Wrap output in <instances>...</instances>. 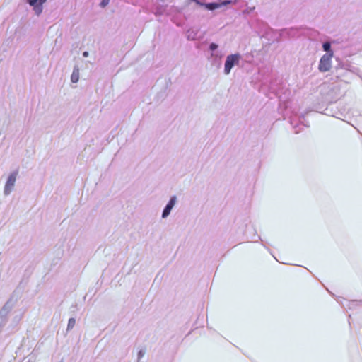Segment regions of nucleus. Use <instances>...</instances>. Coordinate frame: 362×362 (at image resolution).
<instances>
[{"label": "nucleus", "instance_id": "obj_9", "mask_svg": "<svg viewBox=\"0 0 362 362\" xmlns=\"http://www.w3.org/2000/svg\"><path fill=\"white\" fill-rule=\"evenodd\" d=\"M175 204V197H173L170 199V200L169 201V202L168 203L167 205L170 206V208L172 209L174 206Z\"/></svg>", "mask_w": 362, "mask_h": 362}, {"label": "nucleus", "instance_id": "obj_10", "mask_svg": "<svg viewBox=\"0 0 362 362\" xmlns=\"http://www.w3.org/2000/svg\"><path fill=\"white\" fill-rule=\"evenodd\" d=\"M109 2H110V0H101L100 6L102 8H104V7H105L109 4Z\"/></svg>", "mask_w": 362, "mask_h": 362}, {"label": "nucleus", "instance_id": "obj_13", "mask_svg": "<svg viewBox=\"0 0 362 362\" xmlns=\"http://www.w3.org/2000/svg\"><path fill=\"white\" fill-rule=\"evenodd\" d=\"M83 56L84 57H87L88 56V52H84L83 53Z\"/></svg>", "mask_w": 362, "mask_h": 362}, {"label": "nucleus", "instance_id": "obj_8", "mask_svg": "<svg viewBox=\"0 0 362 362\" xmlns=\"http://www.w3.org/2000/svg\"><path fill=\"white\" fill-rule=\"evenodd\" d=\"M75 320L74 318H70L69 320V322H68V325H67V329H72L74 325H75Z\"/></svg>", "mask_w": 362, "mask_h": 362}, {"label": "nucleus", "instance_id": "obj_7", "mask_svg": "<svg viewBox=\"0 0 362 362\" xmlns=\"http://www.w3.org/2000/svg\"><path fill=\"white\" fill-rule=\"evenodd\" d=\"M322 47H323L324 50L326 51L327 53H330V52H332L330 50L331 46H330L329 42H325L322 45Z\"/></svg>", "mask_w": 362, "mask_h": 362}, {"label": "nucleus", "instance_id": "obj_5", "mask_svg": "<svg viewBox=\"0 0 362 362\" xmlns=\"http://www.w3.org/2000/svg\"><path fill=\"white\" fill-rule=\"evenodd\" d=\"M79 79V70L78 69H74L71 76V80L73 83L78 82Z\"/></svg>", "mask_w": 362, "mask_h": 362}, {"label": "nucleus", "instance_id": "obj_12", "mask_svg": "<svg viewBox=\"0 0 362 362\" xmlns=\"http://www.w3.org/2000/svg\"><path fill=\"white\" fill-rule=\"evenodd\" d=\"M217 47H218V46H217V45H216V44H215V43H211V44L210 45V49H211V51H214L215 49H217Z\"/></svg>", "mask_w": 362, "mask_h": 362}, {"label": "nucleus", "instance_id": "obj_11", "mask_svg": "<svg viewBox=\"0 0 362 362\" xmlns=\"http://www.w3.org/2000/svg\"><path fill=\"white\" fill-rule=\"evenodd\" d=\"M254 10H255V7L247 8H246L245 10H244L243 13H244L245 14H249V13H250L251 12H252Z\"/></svg>", "mask_w": 362, "mask_h": 362}, {"label": "nucleus", "instance_id": "obj_4", "mask_svg": "<svg viewBox=\"0 0 362 362\" xmlns=\"http://www.w3.org/2000/svg\"><path fill=\"white\" fill-rule=\"evenodd\" d=\"M16 179V174L12 173L9 175L7 182L5 185L4 192L6 194H8L11 192L13 187L14 186L15 182Z\"/></svg>", "mask_w": 362, "mask_h": 362}, {"label": "nucleus", "instance_id": "obj_3", "mask_svg": "<svg viewBox=\"0 0 362 362\" xmlns=\"http://www.w3.org/2000/svg\"><path fill=\"white\" fill-rule=\"evenodd\" d=\"M47 0H28V3L33 7V9L37 14H40L42 12V5Z\"/></svg>", "mask_w": 362, "mask_h": 362}, {"label": "nucleus", "instance_id": "obj_1", "mask_svg": "<svg viewBox=\"0 0 362 362\" xmlns=\"http://www.w3.org/2000/svg\"><path fill=\"white\" fill-rule=\"evenodd\" d=\"M333 57V52L327 53L324 54L319 63L318 69L321 72L328 71L331 69L332 66V57Z\"/></svg>", "mask_w": 362, "mask_h": 362}, {"label": "nucleus", "instance_id": "obj_2", "mask_svg": "<svg viewBox=\"0 0 362 362\" xmlns=\"http://www.w3.org/2000/svg\"><path fill=\"white\" fill-rule=\"evenodd\" d=\"M239 59V54H230L227 57L224 67V72L226 74H228L230 73L233 66L238 62Z\"/></svg>", "mask_w": 362, "mask_h": 362}, {"label": "nucleus", "instance_id": "obj_6", "mask_svg": "<svg viewBox=\"0 0 362 362\" xmlns=\"http://www.w3.org/2000/svg\"><path fill=\"white\" fill-rule=\"evenodd\" d=\"M171 209H172L170 208V206L166 205L165 208L164 209V210L163 211V214H162L163 218L167 217L170 214Z\"/></svg>", "mask_w": 362, "mask_h": 362}]
</instances>
